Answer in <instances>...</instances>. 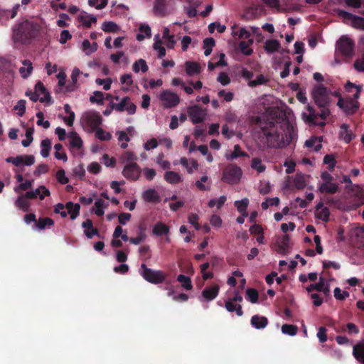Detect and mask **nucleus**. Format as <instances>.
I'll list each match as a JSON object with an SVG mask.
<instances>
[{"label": "nucleus", "mask_w": 364, "mask_h": 364, "mask_svg": "<svg viewBox=\"0 0 364 364\" xmlns=\"http://www.w3.org/2000/svg\"><path fill=\"white\" fill-rule=\"evenodd\" d=\"M141 276L149 283L160 284L166 283L169 285L170 282L167 280L168 274L161 271L147 267L145 264H141L140 267Z\"/></svg>", "instance_id": "obj_4"}, {"label": "nucleus", "mask_w": 364, "mask_h": 364, "mask_svg": "<svg viewBox=\"0 0 364 364\" xmlns=\"http://www.w3.org/2000/svg\"><path fill=\"white\" fill-rule=\"evenodd\" d=\"M352 354L359 364H364V340L353 346Z\"/></svg>", "instance_id": "obj_16"}, {"label": "nucleus", "mask_w": 364, "mask_h": 364, "mask_svg": "<svg viewBox=\"0 0 364 364\" xmlns=\"http://www.w3.org/2000/svg\"><path fill=\"white\" fill-rule=\"evenodd\" d=\"M337 105L342 109L344 112L348 115L355 114L360 107V103L357 100L352 101L348 98L346 100L340 97L337 102Z\"/></svg>", "instance_id": "obj_8"}, {"label": "nucleus", "mask_w": 364, "mask_h": 364, "mask_svg": "<svg viewBox=\"0 0 364 364\" xmlns=\"http://www.w3.org/2000/svg\"><path fill=\"white\" fill-rule=\"evenodd\" d=\"M329 216H330V212H329V210L327 208H322L318 213H317V215L316 217L324 221V222H327L329 220Z\"/></svg>", "instance_id": "obj_64"}, {"label": "nucleus", "mask_w": 364, "mask_h": 364, "mask_svg": "<svg viewBox=\"0 0 364 364\" xmlns=\"http://www.w3.org/2000/svg\"><path fill=\"white\" fill-rule=\"evenodd\" d=\"M215 29H217L218 33H223L225 32L226 26L225 25H221L218 22L212 23L208 26V31L210 33H213L215 31Z\"/></svg>", "instance_id": "obj_59"}, {"label": "nucleus", "mask_w": 364, "mask_h": 364, "mask_svg": "<svg viewBox=\"0 0 364 364\" xmlns=\"http://www.w3.org/2000/svg\"><path fill=\"white\" fill-rule=\"evenodd\" d=\"M56 178L58 181L63 185H65L68 183L69 179L65 176V172L63 169H60L56 173Z\"/></svg>", "instance_id": "obj_62"}, {"label": "nucleus", "mask_w": 364, "mask_h": 364, "mask_svg": "<svg viewBox=\"0 0 364 364\" xmlns=\"http://www.w3.org/2000/svg\"><path fill=\"white\" fill-rule=\"evenodd\" d=\"M186 73L188 76H192L200 73V65L196 62L186 61L185 63Z\"/></svg>", "instance_id": "obj_25"}, {"label": "nucleus", "mask_w": 364, "mask_h": 364, "mask_svg": "<svg viewBox=\"0 0 364 364\" xmlns=\"http://www.w3.org/2000/svg\"><path fill=\"white\" fill-rule=\"evenodd\" d=\"M322 140H323L322 136H320V137L312 136L309 139H308L305 141V146L309 149L314 147V149L315 151H320V149L322 147V144H321Z\"/></svg>", "instance_id": "obj_27"}, {"label": "nucleus", "mask_w": 364, "mask_h": 364, "mask_svg": "<svg viewBox=\"0 0 364 364\" xmlns=\"http://www.w3.org/2000/svg\"><path fill=\"white\" fill-rule=\"evenodd\" d=\"M70 146L72 148L80 149L82 146V141L79 135L75 132H72L70 134Z\"/></svg>", "instance_id": "obj_38"}, {"label": "nucleus", "mask_w": 364, "mask_h": 364, "mask_svg": "<svg viewBox=\"0 0 364 364\" xmlns=\"http://www.w3.org/2000/svg\"><path fill=\"white\" fill-rule=\"evenodd\" d=\"M137 159L138 158L134 152L130 151H124L121 156V159L124 162L126 161L128 163L134 162L136 160H137Z\"/></svg>", "instance_id": "obj_54"}, {"label": "nucleus", "mask_w": 364, "mask_h": 364, "mask_svg": "<svg viewBox=\"0 0 364 364\" xmlns=\"http://www.w3.org/2000/svg\"><path fill=\"white\" fill-rule=\"evenodd\" d=\"M264 48L267 53H273L279 50L280 48V43L276 39L267 40Z\"/></svg>", "instance_id": "obj_29"}, {"label": "nucleus", "mask_w": 364, "mask_h": 364, "mask_svg": "<svg viewBox=\"0 0 364 364\" xmlns=\"http://www.w3.org/2000/svg\"><path fill=\"white\" fill-rule=\"evenodd\" d=\"M41 30V26L38 23L26 19L12 27L11 38L15 43L28 46L38 38Z\"/></svg>", "instance_id": "obj_1"}, {"label": "nucleus", "mask_w": 364, "mask_h": 364, "mask_svg": "<svg viewBox=\"0 0 364 364\" xmlns=\"http://www.w3.org/2000/svg\"><path fill=\"white\" fill-rule=\"evenodd\" d=\"M102 29L106 33H116L119 30V26L113 21H105Z\"/></svg>", "instance_id": "obj_47"}, {"label": "nucleus", "mask_w": 364, "mask_h": 364, "mask_svg": "<svg viewBox=\"0 0 364 364\" xmlns=\"http://www.w3.org/2000/svg\"><path fill=\"white\" fill-rule=\"evenodd\" d=\"M15 110H18V114L22 117L26 112V100H20L14 107Z\"/></svg>", "instance_id": "obj_63"}, {"label": "nucleus", "mask_w": 364, "mask_h": 364, "mask_svg": "<svg viewBox=\"0 0 364 364\" xmlns=\"http://www.w3.org/2000/svg\"><path fill=\"white\" fill-rule=\"evenodd\" d=\"M95 206L96 207L95 210V214L98 217H101L104 215L105 211L103 210L104 208H106L107 206V204L105 203V201L102 199H97L95 202Z\"/></svg>", "instance_id": "obj_49"}, {"label": "nucleus", "mask_w": 364, "mask_h": 364, "mask_svg": "<svg viewBox=\"0 0 364 364\" xmlns=\"http://www.w3.org/2000/svg\"><path fill=\"white\" fill-rule=\"evenodd\" d=\"M95 136L101 141H109L112 138L109 132H105L100 127L95 129Z\"/></svg>", "instance_id": "obj_48"}, {"label": "nucleus", "mask_w": 364, "mask_h": 364, "mask_svg": "<svg viewBox=\"0 0 364 364\" xmlns=\"http://www.w3.org/2000/svg\"><path fill=\"white\" fill-rule=\"evenodd\" d=\"M237 210L243 216H247V208L249 205V200L247 198H243L241 200H236L234 203Z\"/></svg>", "instance_id": "obj_35"}, {"label": "nucleus", "mask_w": 364, "mask_h": 364, "mask_svg": "<svg viewBox=\"0 0 364 364\" xmlns=\"http://www.w3.org/2000/svg\"><path fill=\"white\" fill-rule=\"evenodd\" d=\"M177 280L181 283L182 287L186 290H191L193 288V285L191 284V279L189 277L179 274L177 277Z\"/></svg>", "instance_id": "obj_46"}, {"label": "nucleus", "mask_w": 364, "mask_h": 364, "mask_svg": "<svg viewBox=\"0 0 364 364\" xmlns=\"http://www.w3.org/2000/svg\"><path fill=\"white\" fill-rule=\"evenodd\" d=\"M141 170L136 162L127 163L124 166L122 175L129 181H136L141 174Z\"/></svg>", "instance_id": "obj_9"}, {"label": "nucleus", "mask_w": 364, "mask_h": 364, "mask_svg": "<svg viewBox=\"0 0 364 364\" xmlns=\"http://www.w3.org/2000/svg\"><path fill=\"white\" fill-rule=\"evenodd\" d=\"M142 198L148 203H158L161 201V197L158 192L153 188H149L144 191Z\"/></svg>", "instance_id": "obj_18"}, {"label": "nucleus", "mask_w": 364, "mask_h": 364, "mask_svg": "<svg viewBox=\"0 0 364 364\" xmlns=\"http://www.w3.org/2000/svg\"><path fill=\"white\" fill-rule=\"evenodd\" d=\"M16 205L23 210L24 212H26L28 210L30 203L26 198L24 196H21L18 197L15 202Z\"/></svg>", "instance_id": "obj_43"}, {"label": "nucleus", "mask_w": 364, "mask_h": 364, "mask_svg": "<svg viewBox=\"0 0 364 364\" xmlns=\"http://www.w3.org/2000/svg\"><path fill=\"white\" fill-rule=\"evenodd\" d=\"M251 325L256 329L264 328L268 324L267 317L260 315H254L250 320Z\"/></svg>", "instance_id": "obj_20"}, {"label": "nucleus", "mask_w": 364, "mask_h": 364, "mask_svg": "<svg viewBox=\"0 0 364 364\" xmlns=\"http://www.w3.org/2000/svg\"><path fill=\"white\" fill-rule=\"evenodd\" d=\"M232 299L230 298L225 302V307L229 312H236V314L238 316H242L243 315V311L242 306L240 304H235Z\"/></svg>", "instance_id": "obj_21"}, {"label": "nucleus", "mask_w": 364, "mask_h": 364, "mask_svg": "<svg viewBox=\"0 0 364 364\" xmlns=\"http://www.w3.org/2000/svg\"><path fill=\"white\" fill-rule=\"evenodd\" d=\"M340 128L341 129L340 132L341 137L346 143H350L355 138V134L349 129V126L346 124H342Z\"/></svg>", "instance_id": "obj_23"}, {"label": "nucleus", "mask_w": 364, "mask_h": 364, "mask_svg": "<svg viewBox=\"0 0 364 364\" xmlns=\"http://www.w3.org/2000/svg\"><path fill=\"white\" fill-rule=\"evenodd\" d=\"M267 81L268 80L264 77V76L260 74L256 77L255 80H250L248 82V85L251 87H254L257 85H263L266 83Z\"/></svg>", "instance_id": "obj_58"}, {"label": "nucleus", "mask_w": 364, "mask_h": 364, "mask_svg": "<svg viewBox=\"0 0 364 364\" xmlns=\"http://www.w3.org/2000/svg\"><path fill=\"white\" fill-rule=\"evenodd\" d=\"M78 21L86 28H90L92 23L97 22V18L87 13H82L78 16Z\"/></svg>", "instance_id": "obj_22"}, {"label": "nucleus", "mask_w": 364, "mask_h": 364, "mask_svg": "<svg viewBox=\"0 0 364 364\" xmlns=\"http://www.w3.org/2000/svg\"><path fill=\"white\" fill-rule=\"evenodd\" d=\"M102 121V117L98 112H90L87 113L83 118V122L92 131L99 128Z\"/></svg>", "instance_id": "obj_11"}, {"label": "nucleus", "mask_w": 364, "mask_h": 364, "mask_svg": "<svg viewBox=\"0 0 364 364\" xmlns=\"http://www.w3.org/2000/svg\"><path fill=\"white\" fill-rule=\"evenodd\" d=\"M220 286L218 284H213L207 286L202 291L201 296L204 301H210L215 299L219 294Z\"/></svg>", "instance_id": "obj_14"}, {"label": "nucleus", "mask_w": 364, "mask_h": 364, "mask_svg": "<svg viewBox=\"0 0 364 364\" xmlns=\"http://www.w3.org/2000/svg\"><path fill=\"white\" fill-rule=\"evenodd\" d=\"M154 41L155 42L153 45V48L158 51V57L159 58H162L166 55V49L161 46L162 41L160 39L159 34L154 36Z\"/></svg>", "instance_id": "obj_32"}, {"label": "nucleus", "mask_w": 364, "mask_h": 364, "mask_svg": "<svg viewBox=\"0 0 364 364\" xmlns=\"http://www.w3.org/2000/svg\"><path fill=\"white\" fill-rule=\"evenodd\" d=\"M334 293V297L337 300L343 301L346 298L349 297L350 294L347 291H341V289L339 287H336L333 291Z\"/></svg>", "instance_id": "obj_57"}, {"label": "nucleus", "mask_w": 364, "mask_h": 364, "mask_svg": "<svg viewBox=\"0 0 364 364\" xmlns=\"http://www.w3.org/2000/svg\"><path fill=\"white\" fill-rule=\"evenodd\" d=\"M282 332L284 334L294 336L298 332V327L292 324H283L282 326Z\"/></svg>", "instance_id": "obj_44"}, {"label": "nucleus", "mask_w": 364, "mask_h": 364, "mask_svg": "<svg viewBox=\"0 0 364 364\" xmlns=\"http://www.w3.org/2000/svg\"><path fill=\"white\" fill-rule=\"evenodd\" d=\"M65 208L68 210L71 220H75L80 214V205L78 203L69 201L66 203Z\"/></svg>", "instance_id": "obj_26"}, {"label": "nucleus", "mask_w": 364, "mask_h": 364, "mask_svg": "<svg viewBox=\"0 0 364 364\" xmlns=\"http://www.w3.org/2000/svg\"><path fill=\"white\" fill-rule=\"evenodd\" d=\"M82 227L85 228L84 234L87 238L91 239L95 235L97 236L98 237H101L99 230L93 227L92 220L87 219L82 223Z\"/></svg>", "instance_id": "obj_17"}, {"label": "nucleus", "mask_w": 364, "mask_h": 364, "mask_svg": "<svg viewBox=\"0 0 364 364\" xmlns=\"http://www.w3.org/2000/svg\"><path fill=\"white\" fill-rule=\"evenodd\" d=\"M166 9V0H156L154 5V12L156 15L165 16Z\"/></svg>", "instance_id": "obj_31"}, {"label": "nucleus", "mask_w": 364, "mask_h": 364, "mask_svg": "<svg viewBox=\"0 0 364 364\" xmlns=\"http://www.w3.org/2000/svg\"><path fill=\"white\" fill-rule=\"evenodd\" d=\"M262 133L266 140V144L263 146V149L278 148L285 144H289L294 137V130L289 124L287 125V132L284 135H280L277 130L270 131L266 129H262Z\"/></svg>", "instance_id": "obj_2"}, {"label": "nucleus", "mask_w": 364, "mask_h": 364, "mask_svg": "<svg viewBox=\"0 0 364 364\" xmlns=\"http://www.w3.org/2000/svg\"><path fill=\"white\" fill-rule=\"evenodd\" d=\"M241 175L242 169L240 167L230 165L223 170L222 180L229 184H235L239 182Z\"/></svg>", "instance_id": "obj_6"}, {"label": "nucleus", "mask_w": 364, "mask_h": 364, "mask_svg": "<svg viewBox=\"0 0 364 364\" xmlns=\"http://www.w3.org/2000/svg\"><path fill=\"white\" fill-rule=\"evenodd\" d=\"M252 168L256 169L259 173L264 171L266 167L262 164V160L259 158H253L251 163Z\"/></svg>", "instance_id": "obj_56"}, {"label": "nucleus", "mask_w": 364, "mask_h": 364, "mask_svg": "<svg viewBox=\"0 0 364 364\" xmlns=\"http://www.w3.org/2000/svg\"><path fill=\"white\" fill-rule=\"evenodd\" d=\"M6 161L13 164L15 166H31L35 162V158L33 155H21L16 157H8L6 159Z\"/></svg>", "instance_id": "obj_13"}, {"label": "nucleus", "mask_w": 364, "mask_h": 364, "mask_svg": "<svg viewBox=\"0 0 364 364\" xmlns=\"http://www.w3.org/2000/svg\"><path fill=\"white\" fill-rule=\"evenodd\" d=\"M293 182L297 189H303L306 186L305 176L302 173H296Z\"/></svg>", "instance_id": "obj_45"}, {"label": "nucleus", "mask_w": 364, "mask_h": 364, "mask_svg": "<svg viewBox=\"0 0 364 364\" xmlns=\"http://www.w3.org/2000/svg\"><path fill=\"white\" fill-rule=\"evenodd\" d=\"M90 101L92 103L102 105L104 101L103 92L101 91H95L93 95L90 97Z\"/></svg>", "instance_id": "obj_55"}, {"label": "nucleus", "mask_w": 364, "mask_h": 364, "mask_svg": "<svg viewBox=\"0 0 364 364\" xmlns=\"http://www.w3.org/2000/svg\"><path fill=\"white\" fill-rule=\"evenodd\" d=\"M323 164L328 165V170L330 171H333L336 165V160L333 155L332 154H326L323 158Z\"/></svg>", "instance_id": "obj_50"}, {"label": "nucleus", "mask_w": 364, "mask_h": 364, "mask_svg": "<svg viewBox=\"0 0 364 364\" xmlns=\"http://www.w3.org/2000/svg\"><path fill=\"white\" fill-rule=\"evenodd\" d=\"M168 232L169 228L162 223H156L153 228V233L159 236L167 235Z\"/></svg>", "instance_id": "obj_39"}, {"label": "nucleus", "mask_w": 364, "mask_h": 364, "mask_svg": "<svg viewBox=\"0 0 364 364\" xmlns=\"http://www.w3.org/2000/svg\"><path fill=\"white\" fill-rule=\"evenodd\" d=\"M329 92V90L323 85L314 87L312 90V96L314 102L321 108L320 117L323 120H325L330 114L328 109L330 103Z\"/></svg>", "instance_id": "obj_3"}, {"label": "nucleus", "mask_w": 364, "mask_h": 364, "mask_svg": "<svg viewBox=\"0 0 364 364\" xmlns=\"http://www.w3.org/2000/svg\"><path fill=\"white\" fill-rule=\"evenodd\" d=\"M318 189L321 193L334 194L338 191V186L333 182L322 183Z\"/></svg>", "instance_id": "obj_24"}, {"label": "nucleus", "mask_w": 364, "mask_h": 364, "mask_svg": "<svg viewBox=\"0 0 364 364\" xmlns=\"http://www.w3.org/2000/svg\"><path fill=\"white\" fill-rule=\"evenodd\" d=\"M82 48L84 52L87 55L92 53L95 52L97 49V43H93L92 44L88 40H84L82 43Z\"/></svg>", "instance_id": "obj_41"}, {"label": "nucleus", "mask_w": 364, "mask_h": 364, "mask_svg": "<svg viewBox=\"0 0 364 364\" xmlns=\"http://www.w3.org/2000/svg\"><path fill=\"white\" fill-rule=\"evenodd\" d=\"M354 48L353 41L346 36H342L336 42V50L347 59H350L354 55Z\"/></svg>", "instance_id": "obj_5"}, {"label": "nucleus", "mask_w": 364, "mask_h": 364, "mask_svg": "<svg viewBox=\"0 0 364 364\" xmlns=\"http://www.w3.org/2000/svg\"><path fill=\"white\" fill-rule=\"evenodd\" d=\"M36 197L39 196L41 200H43L45 196H50V191L47 189L44 186H41L39 188H36L35 191H33Z\"/></svg>", "instance_id": "obj_53"}, {"label": "nucleus", "mask_w": 364, "mask_h": 364, "mask_svg": "<svg viewBox=\"0 0 364 364\" xmlns=\"http://www.w3.org/2000/svg\"><path fill=\"white\" fill-rule=\"evenodd\" d=\"M36 117L38 118L37 124L38 126H43L45 129H48L50 127V124L49 121L43 120L44 114L42 112H38L36 113Z\"/></svg>", "instance_id": "obj_61"}, {"label": "nucleus", "mask_w": 364, "mask_h": 364, "mask_svg": "<svg viewBox=\"0 0 364 364\" xmlns=\"http://www.w3.org/2000/svg\"><path fill=\"white\" fill-rule=\"evenodd\" d=\"M149 67L144 59L136 60L133 64V71L136 73L141 70L142 73H146Z\"/></svg>", "instance_id": "obj_40"}, {"label": "nucleus", "mask_w": 364, "mask_h": 364, "mask_svg": "<svg viewBox=\"0 0 364 364\" xmlns=\"http://www.w3.org/2000/svg\"><path fill=\"white\" fill-rule=\"evenodd\" d=\"M22 64L27 68L21 67L19 68V73L23 78H27L33 71L32 63L29 60H24L22 61Z\"/></svg>", "instance_id": "obj_33"}, {"label": "nucleus", "mask_w": 364, "mask_h": 364, "mask_svg": "<svg viewBox=\"0 0 364 364\" xmlns=\"http://www.w3.org/2000/svg\"><path fill=\"white\" fill-rule=\"evenodd\" d=\"M246 296L250 301L253 304L257 303L258 301L259 294L258 291L255 289L248 288L246 291Z\"/></svg>", "instance_id": "obj_51"}, {"label": "nucleus", "mask_w": 364, "mask_h": 364, "mask_svg": "<svg viewBox=\"0 0 364 364\" xmlns=\"http://www.w3.org/2000/svg\"><path fill=\"white\" fill-rule=\"evenodd\" d=\"M252 43V39H250L248 41H242L239 43V49L245 55H250L253 53V50L250 48V45Z\"/></svg>", "instance_id": "obj_37"}, {"label": "nucleus", "mask_w": 364, "mask_h": 364, "mask_svg": "<svg viewBox=\"0 0 364 364\" xmlns=\"http://www.w3.org/2000/svg\"><path fill=\"white\" fill-rule=\"evenodd\" d=\"M338 15L346 20H350L352 26H353L354 22L356 21V18H358V16H355L343 10H338Z\"/></svg>", "instance_id": "obj_52"}, {"label": "nucleus", "mask_w": 364, "mask_h": 364, "mask_svg": "<svg viewBox=\"0 0 364 364\" xmlns=\"http://www.w3.org/2000/svg\"><path fill=\"white\" fill-rule=\"evenodd\" d=\"M353 88H355L356 89V92L353 95V97H349L348 99L352 100V101H354V100H357L358 101V99L360 97V92L362 91V86L361 85H357L350 81H348L345 85V89L348 92H352V89Z\"/></svg>", "instance_id": "obj_30"}, {"label": "nucleus", "mask_w": 364, "mask_h": 364, "mask_svg": "<svg viewBox=\"0 0 364 364\" xmlns=\"http://www.w3.org/2000/svg\"><path fill=\"white\" fill-rule=\"evenodd\" d=\"M188 114L193 124H199L204 121L205 113L199 105H193L188 108Z\"/></svg>", "instance_id": "obj_12"}, {"label": "nucleus", "mask_w": 364, "mask_h": 364, "mask_svg": "<svg viewBox=\"0 0 364 364\" xmlns=\"http://www.w3.org/2000/svg\"><path fill=\"white\" fill-rule=\"evenodd\" d=\"M164 179L171 184H177L181 181V176L178 173L171 171L165 173Z\"/></svg>", "instance_id": "obj_34"}, {"label": "nucleus", "mask_w": 364, "mask_h": 364, "mask_svg": "<svg viewBox=\"0 0 364 364\" xmlns=\"http://www.w3.org/2000/svg\"><path fill=\"white\" fill-rule=\"evenodd\" d=\"M247 154L241 150V148L239 144H236L234 146V151L231 154L230 156V159H235L240 156H246Z\"/></svg>", "instance_id": "obj_60"}, {"label": "nucleus", "mask_w": 364, "mask_h": 364, "mask_svg": "<svg viewBox=\"0 0 364 364\" xmlns=\"http://www.w3.org/2000/svg\"><path fill=\"white\" fill-rule=\"evenodd\" d=\"M41 154L43 157L46 158L49 156L50 151L51 149V143L48 139L42 140L41 143Z\"/></svg>", "instance_id": "obj_42"}, {"label": "nucleus", "mask_w": 364, "mask_h": 364, "mask_svg": "<svg viewBox=\"0 0 364 364\" xmlns=\"http://www.w3.org/2000/svg\"><path fill=\"white\" fill-rule=\"evenodd\" d=\"M159 99L164 102V106L166 108L175 107L180 102L178 95L168 90H164L160 94Z\"/></svg>", "instance_id": "obj_10"}, {"label": "nucleus", "mask_w": 364, "mask_h": 364, "mask_svg": "<svg viewBox=\"0 0 364 364\" xmlns=\"http://www.w3.org/2000/svg\"><path fill=\"white\" fill-rule=\"evenodd\" d=\"M355 237L357 247L364 249V228H358L355 230Z\"/></svg>", "instance_id": "obj_36"}, {"label": "nucleus", "mask_w": 364, "mask_h": 364, "mask_svg": "<svg viewBox=\"0 0 364 364\" xmlns=\"http://www.w3.org/2000/svg\"><path fill=\"white\" fill-rule=\"evenodd\" d=\"M307 110L309 111V114H307L306 113H303V118L306 122H308L309 124H314V125H319V126H323L325 125V122H317L316 119L318 117H320V113H316L315 109L314 107L309 105H307Z\"/></svg>", "instance_id": "obj_15"}, {"label": "nucleus", "mask_w": 364, "mask_h": 364, "mask_svg": "<svg viewBox=\"0 0 364 364\" xmlns=\"http://www.w3.org/2000/svg\"><path fill=\"white\" fill-rule=\"evenodd\" d=\"M35 92L38 94H43L44 96L43 97L40 98L41 102H51V97L50 95V93L46 90L43 83L41 81L37 82V83L35 85Z\"/></svg>", "instance_id": "obj_19"}, {"label": "nucleus", "mask_w": 364, "mask_h": 364, "mask_svg": "<svg viewBox=\"0 0 364 364\" xmlns=\"http://www.w3.org/2000/svg\"><path fill=\"white\" fill-rule=\"evenodd\" d=\"M53 220L50 218H39L38 220H36V223L34 224L33 228L43 230L46 228H50L53 225Z\"/></svg>", "instance_id": "obj_28"}, {"label": "nucleus", "mask_w": 364, "mask_h": 364, "mask_svg": "<svg viewBox=\"0 0 364 364\" xmlns=\"http://www.w3.org/2000/svg\"><path fill=\"white\" fill-rule=\"evenodd\" d=\"M112 109L122 112L127 111L129 114H134L136 112V106L130 102L129 97H123L119 103H110Z\"/></svg>", "instance_id": "obj_7"}]
</instances>
